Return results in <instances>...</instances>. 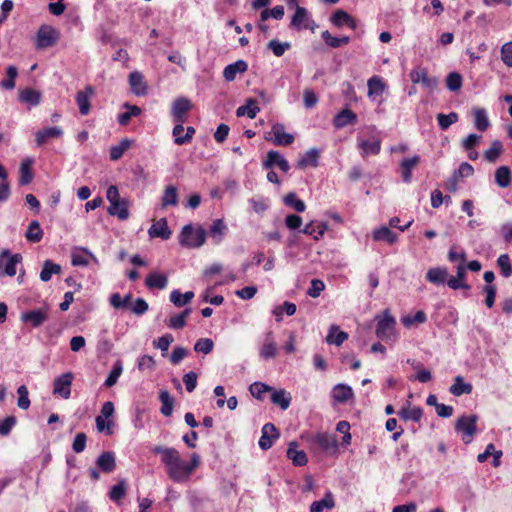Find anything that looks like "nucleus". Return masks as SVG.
Returning a JSON list of instances; mask_svg holds the SVG:
<instances>
[{
	"label": "nucleus",
	"instance_id": "603ef678",
	"mask_svg": "<svg viewBox=\"0 0 512 512\" xmlns=\"http://www.w3.org/2000/svg\"><path fill=\"white\" fill-rule=\"evenodd\" d=\"M25 237L28 241L37 243L41 241L43 237V231L40 227V224L37 220H33L30 222L28 226V230L25 234Z\"/></svg>",
	"mask_w": 512,
	"mask_h": 512
},
{
	"label": "nucleus",
	"instance_id": "e433bc0d",
	"mask_svg": "<svg viewBox=\"0 0 512 512\" xmlns=\"http://www.w3.org/2000/svg\"><path fill=\"white\" fill-rule=\"evenodd\" d=\"M367 86H368V96L369 97L381 96L386 89V85L383 82L382 78L377 75L372 76L368 80Z\"/></svg>",
	"mask_w": 512,
	"mask_h": 512
},
{
	"label": "nucleus",
	"instance_id": "69168bd1",
	"mask_svg": "<svg viewBox=\"0 0 512 512\" xmlns=\"http://www.w3.org/2000/svg\"><path fill=\"white\" fill-rule=\"evenodd\" d=\"M423 411L419 407L414 408H403L400 411V416L404 420H412L414 422H419L422 418Z\"/></svg>",
	"mask_w": 512,
	"mask_h": 512
},
{
	"label": "nucleus",
	"instance_id": "0e129e2a",
	"mask_svg": "<svg viewBox=\"0 0 512 512\" xmlns=\"http://www.w3.org/2000/svg\"><path fill=\"white\" fill-rule=\"evenodd\" d=\"M267 47L276 57H281L286 50L290 49L291 44L289 42H280L276 39H273L268 42Z\"/></svg>",
	"mask_w": 512,
	"mask_h": 512
},
{
	"label": "nucleus",
	"instance_id": "39448f33",
	"mask_svg": "<svg viewBox=\"0 0 512 512\" xmlns=\"http://www.w3.org/2000/svg\"><path fill=\"white\" fill-rule=\"evenodd\" d=\"M59 39V32L50 25H41L36 33L35 46L37 49L52 47Z\"/></svg>",
	"mask_w": 512,
	"mask_h": 512
},
{
	"label": "nucleus",
	"instance_id": "6e6552de",
	"mask_svg": "<svg viewBox=\"0 0 512 512\" xmlns=\"http://www.w3.org/2000/svg\"><path fill=\"white\" fill-rule=\"evenodd\" d=\"M73 380L74 374L72 372H65L55 378L53 382V394L63 399H69Z\"/></svg>",
	"mask_w": 512,
	"mask_h": 512
},
{
	"label": "nucleus",
	"instance_id": "f8f14e48",
	"mask_svg": "<svg viewBox=\"0 0 512 512\" xmlns=\"http://www.w3.org/2000/svg\"><path fill=\"white\" fill-rule=\"evenodd\" d=\"M48 320V308L30 310L21 314V321L38 328Z\"/></svg>",
	"mask_w": 512,
	"mask_h": 512
},
{
	"label": "nucleus",
	"instance_id": "423d86ee",
	"mask_svg": "<svg viewBox=\"0 0 512 512\" xmlns=\"http://www.w3.org/2000/svg\"><path fill=\"white\" fill-rule=\"evenodd\" d=\"M22 255L19 253L11 254L8 249L0 252V273L13 277L16 275V265L21 263Z\"/></svg>",
	"mask_w": 512,
	"mask_h": 512
},
{
	"label": "nucleus",
	"instance_id": "c85d7f7f",
	"mask_svg": "<svg viewBox=\"0 0 512 512\" xmlns=\"http://www.w3.org/2000/svg\"><path fill=\"white\" fill-rule=\"evenodd\" d=\"M168 278L164 274L150 273L145 279V285L149 289H160L163 290L167 287Z\"/></svg>",
	"mask_w": 512,
	"mask_h": 512
},
{
	"label": "nucleus",
	"instance_id": "4be33fe9",
	"mask_svg": "<svg viewBox=\"0 0 512 512\" xmlns=\"http://www.w3.org/2000/svg\"><path fill=\"white\" fill-rule=\"evenodd\" d=\"M331 395L337 403H345L354 397L352 388L343 383L335 385L332 389Z\"/></svg>",
	"mask_w": 512,
	"mask_h": 512
},
{
	"label": "nucleus",
	"instance_id": "c9c22d12",
	"mask_svg": "<svg viewBox=\"0 0 512 512\" xmlns=\"http://www.w3.org/2000/svg\"><path fill=\"white\" fill-rule=\"evenodd\" d=\"M271 401L282 410H286L291 404V396L284 389L274 390L271 394Z\"/></svg>",
	"mask_w": 512,
	"mask_h": 512
},
{
	"label": "nucleus",
	"instance_id": "774afa93",
	"mask_svg": "<svg viewBox=\"0 0 512 512\" xmlns=\"http://www.w3.org/2000/svg\"><path fill=\"white\" fill-rule=\"evenodd\" d=\"M501 60L506 66L512 67V41L502 45Z\"/></svg>",
	"mask_w": 512,
	"mask_h": 512
},
{
	"label": "nucleus",
	"instance_id": "412c9836",
	"mask_svg": "<svg viewBox=\"0 0 512 512\" xmlns=\"http://www.w3.org/2000/svg\"><path fill=\"white\" fill-rule=\"evenodd\" d=\"M465 277H466V267L463 263H461L457 266V275L450 277L447 280V285L453 290H457V289L469 290L470 285L463 282V279Z\"/></svg>",
	"mask_w": 512,
	"mask_h": 512
},
{
	"label": "nucleus",
	"instance_id": "5701e85b",
	"mask_svg": "<svg viewBox=\"0 0 512 512\" xmlns=\"http://www.w3.org/2000/svg\"><path fill=\"white\" fill-rule=\"evenodd\" d=\"M247 69L248 64L244 60H237L224 68L223 77L226 81L231 82L235 80L238 73H245Z\"/></svg>",
	"mask_w": 512,
	"mask_h": 512
},
{
	"label": "nucleus",
	"instance_id": "864d4df0",
	"mask_svg": "<svg viewBox=\"0 0 512 512\" xmlns=\"http://www.w3.org/2000/svg\"><path fill=\"white\" fill-rule=\"evenodd\" d=\"M132 141L128 138H124L121 140V142L118 145L111 146L110 148V159L112 161H116L120 159L124 152L129 149L131 146Z\"/></svg>",
	"mask_w": 512,
	"mask_h": 512
},
{
	"label": "nucleus",
	"instance_id": "09e8293b",
	"mask_svg": "<svg viewBox=\"0 0 512 512\" xmlns=\"http://www.w3.org/2000/svg\"><path fill=\"white\" fill-rule=\"evenodd\" d=\"M159 400L161 401V413L169 417L173 412L174 398L170 395L167 390H162L159 393Z\"/></svg>",
	"mask_w": 512,
	"mask_h": 512
},
{
	"label": "nucleus",
	"instance_id": "79ce46f5",
	"mask_svg": "<svg viewBox=\"0 0 512 512\" xmlns=\"http://www.w3.org/2000/svg\"><path fill=\"white\" fill-rule=\"evenodd\" d=\"M448 276V272L445 268L437 267L431 268L427 271L426 279L433 284L441 285L444 284Z\"/></svg>",
	"mask_w": 512,
	"mask_h": 512
},
{
	"label": "nucleus",
	"instance_id": "4c0bfd02",
	"mask_svg": "<svg viewBox=\"0 0 512 512\" xmlns=\"http://www.w3.org/2000/svg\"><path fill=\"white\" fill-rule=\"evenodd\" d=\"M335 507V500L333 494L326 492L323 499L315 501L310 506V512H323L324 509H332Z\"/></svg>",
	"mask_w": 512,
	"mask_h": 512
},
{
	"label": "nucleus",
	"instance_id": "aec40b11",
	"mask_svg": "<svg viewBox=\"0 0 512 512\" xmlns=\"http://www.w3.org/2000/svg\"><path fill=\"white\" fill-rule=\"evenodd\" d=\"M228 227L222 219H216L213 221L209 228V236L215 244H220L224 239Z\"/></svg>",
	"mask_w": 512,
	"mask_h": 512
},
{
	"label": "nucleus",
	"instance_id": "8fccbe9b",
	"mask_svg": "<svg viewBox=\"0 0 512 512\" xmlns=\"http://www.w3.org/2000/svg\"><path fill=\"white\" fill-rule=\"evenodd\" d=\"M193 298H194V292H192V291H187L184 294H182L179 290H173L170 293V301L176 307H182V306L188 304Z\"/></svg>",
	"mask_w": 512,
	"mask_h": 512
},
{
	"label": "nucleus",
	"instance_id": "72a5a7b5",
	"mask_svg": "<svg viewBox=\"0 0 512 512\" xmlns=\"http://www.w3.org/2000/svg\"><path fill=\"white\" fill-rule=\"evenodd\" d=\"M260 108L257 105L255 99H248L245 105L239 106L236 110L237 117L248 116L250 119H254Z\"/></svg>",
	"mask_w": 512,
	"mask_h": 512
},
{
	"label": "nucleus",
	"instance_id": "a878e982",
	"mask_svg": "<svg viewBox=\"0 0 512 512\" xmlns=\"http://www.w3.org/2000/svg\"><path fill=\"white\" fill-rule=\"evenodd\" d=\"M357 121V115L350 109H343L336 114L333 124L336 128H344L349 124H354Z\"/></svg>",
	"mask_w": 512,
	"mask_h": 512
},
{
	"label": "nucleus",
	"instance_id": "e2e57ef3",
	"mask_svg": "<svg viewBox=\"0 0 512 512\" xmlns=\"http://www.w3.org/2000/svg\"><path fill=\"white\" fill-rule=\"evenodd\" d=\"M463 78L458 72H450L446 78V85L450 91L456 92L461 89Z\"/></svg>",
	"mask_w": 512,
	"mask_h": 512
},
{
	"label": "nucleus",
	"instance_id": "f704fd0d",
	"mask_svg": "<svg viewBox=\"0 0 512 512\" xmlns=\"http://www.w3.org/2000/svg\"><path fill=\"white\" fill-rule=\"evenodd\" d=\"M277 346L273 340L272 332L266 334L264 343L260 349V356L264 359H270L276 356Z\"/></svg>",
	"mask_w": 512,
	"mask_h": 512
},
{
	"label": "nucleus",
	"instance_id": "b1692460",
	"mask_svg": "<svg viewBox=\"0 0 512 512\" xmlns=\"http://www.w3.org/2000/svg\"><path fill=\"white\" fill-rule=\"evenodd\" d=\"M97 467L104 473H111L116 468V460L113 452H103L96 460Z\"/></svg>",
	"mask_w": 512,
	"mask_h": 512
},
{
	"label": "nucleus",
	"instance_id": "4468645a",
	"mask_svg": "<svg viewBox=\"0 0 512 512\" xmlns=\"http://www.w3.org/2000/svg\"><path fill=\"white\" fill-rule=\"evenodd\" d=\"M277 166L281 171L288 172L290 165L288 161L278 151L270 150L266 159L262 162V167L266 170Z\"/></svg>",
	"mask_w": 512,
	"mask_h": 512
},
{
	"label": "nucleus",
	"instance_id": "bb28decb",
	"mask_svg": "<svg viewBox=\"0 0 512 512\" xmlns=\"http://www.w3.org/2000/svg\"><path fill=\"white\" fill-rule=\"evenodd\" d=\"M420 162V157L415 155L411 158H404L400 166L402 168V179L405 183L411 182L412 179V169L416 167Z\"/></svg>",
	"mask_w": 512,
	"mask_h": 512
},
{
	"label": "nucleus",
	"instance_id": "37998d69",
	"mask_svg": "<svg viewBox=\"0 0 512 512\" xmlns=\"http://www.w3.org/2000/svg\"><path fill=\"white\" fill-rule=\"evenodd\" d=\"M178 204V192L177 188L173 185H169L165 188L161 197V205L163 208L168 206H176Z\"/></svg>",
	"mask_w": 512,
	"mask_h": 512
},
{
	"label": "nucleus",
	"instance_id": "1a4fd4ad",
	"mask_svg": "<svg viewBox=\"0 0 512 512\" xmlns=\"http://www.w3.org/2000/svg\"><path fill=\"white\" fill-rule=\"evenodd\" d=\"M266 140L272 141L277 146H288L293 143L294 136L285 131L283 124L277 123L272 126L271 132L265 137Z\"/></svg>",
	"mask_w": 512,
	"mask_h": 512
},
{
	"label": "nucleus",
	"instance_id": "20e7f679",
	"mask_svg": "<svg viewBox=\"0 0 512 512\" xmlns=\"http://www.w3.org/2000/svg\"><path fill=\"white\" fill-rule=\"evenodd\" d=\"M477 420L476 415L461 416L455 423V430L462 434V441L465 444L471 443L473 436L477 431Z\"/></svg>",
	"mask_w": 512,
	"mask_h": 512
},
{
	"label": "nucleus",
	"instance_id": "6ab92c4d",
	"mask_svg": "<svg viewBox=\"0 0 512 512\" xmlns=\"http://www.w3.org/2000/svg\"><path fill=\"white\" fill-rule=\"evenodd\" d=\"M93 94L94 89L92 86H87L84 91L77 92L76 103L82 115H87L90 112V97Z\"/></svg>",
	"mask_w": 512,
	"mask_h": 512
},
{
	"label": "nucleus",
	"instance_id": "cd10ccee",
	"mask_svg": "<svg viewBox=\"0 0 512 512\" xmlns=\"http://www.w3.org/2000/svg\"><path fill=\"white\" fill-rule=\"evenodd\" d=\"M314 442L325 451L335 450L337 448V440L335 436L328 433H317L314 436Z\"/></svg>",
	"mask_w": 512,
	"mask_h": 512
},
{
	"label": "nucleus",
	"instance_id": "9b49d317",
	"mask_svg": "<svg viewBox=\"0 0 512 512\" xmlns=\"http://www.w3.org/2000/svg\"><path fill=\"white\" fill-rule=\"evenodd\" d=\"M410 79L414 84H421L429 91H433L438 85L436 77H430L425 68H416L410 72Z\"/></svg>",
	"mask_w": 512,
	"mask_h": 512
},
{
	"label": "nucleus",
	"instance_id": "49530a36",
	"mask_svg": "<svg viewBox=\"0 0 512 512\" xmlns=\"http://www.w3.org/2000/svg\"><path fill=\"white\" fill-rule=\"evenodd\" d=\"M475 128L480 131H485L490 126V121L487 112L483 108H476L473 110Z\"/></svg>",
	"mask_w": 512,
	"mask_h": 512
},
{
	"label": "nucleus",
	"instance_id": "338daca9",
	"mask_svg": "<svg viewBox=\"0 0 512 512\" xmlns=\"http://www.w3.org/2000/svg\"><path fill=\"white\" fill-rule=\"evenodd\" d=\"M497 265L501 270L502 276L508 278L512 275V265L508 254H501L497 259Z\"/></svg>",
	"mask_w": 512,
	"mask_h": 512
},
{
	"label": "nucleus",
	"instance_id": "473e14b6",
	"mask_svg": "<svg viewBox=\"0 0 512 512\" xmlns=\"http://www.w3.org/2000/svg\"><path fill=\"white\" fill-rule=\"evenodd\" d=\"M372 236L375 241H385L388 244H393L398 239V235L391 231L387 226H381L380 228L375 229Z\"/></svg>",
	"mask_w": 512,
	"mask_h": 512
},
{
	"label": "nucleus",
	"instance_id": "c03bdc74",
	"mask_svg": "<svg viewBox=\"0 0 512 512\" xmlns=\"http://www.w3.org/2000/svg\"><path fill=\"white\" fill-rule=\"evenodd\" d=\"M348 339V334L344 331H340L337 325H332L329 329V333L326 337V341L329 344L340 346L345 340Z\"/></svg>",
	"mask_w": 512,
	"mask_h": 512
},
{
	"label": "nucleus",
	"instance_id": "2eb2a0df",
	"mask_svg": "<svg viewBox=\"0 0 512 512\" xmlns=\"http://www.w3.org/2000/svg\"><path fill=\"white\" fill-rule=\"evenodd\" d=\"M262 435L259 439V446L262 450H268L272 447L273 441L279 437V433L272 423H266L262 427Z\"/></svg>",
	"mask_w": 512,
	"mask_h": 512
},
{
	"label": "nucleus",
	"instance_id": "ea45409f",
	"mask_svg": "<svg viewBox=\"0 0 512 512\" xmlns=\"http://www.w3.org/2000/svg\"><path fill=\"white\" fill-rule=\"evenodd\" d=\"M18 97L21 102L28 103L30 106H37L41 100V93L34 89L26 88L19 91Z\"/></svg>",
	"mask_w": 512,
	"mask_h": 512
},
{
	"label": "nucleus",
	"instance_id": "bf43d9fd",
	"mask_svg": "<svg viewBox=\"0 0 512 512\" xmlns=\"http://www.w3.org/2000/svg\"><path fill=\"white\" fill-rule=\"evenodd\" d=\"M427 316L424 311L419 310L413 316L406 315L401 318V322L405 327H411L414 324H422L426 322Z\"/></svg>",
	"mask_w": 512,
	"mask_h": 512
},
{
	"label": "nucleus",
	"instance_id": "a19ab883",
	"mask_svg": "<svg viewBox=\"0 0 512 512\" xmlns=\"http://www.w3.org/2000/svg\"><path fill=\"white\" fill-rule=\"evenodd\" d=\"M61 273V266L59 264L53 263L50 260H46L43 263L42 270L40 272V279L43 282H48L52 275H57Z\"/></svg>",
	"mask_w": 512,
	"mask_h": 512
},
{
	"label": "nucleus",
	"instance_id": "f257e3e1",
	"mask_svg": "<svg viewBox=\"0 0 512 512\" xmlns=\"http://www.w3.org/2000/svg\"><path fill=\"white\" fill-rule=\"evenodd\" d=\"M152 452L161 455V461L165 465L167 475L177 483L187 481L193 471L200 465L198 454H192L191 461L186 462L181 459L180 453L172 447L155 446Z\"/></svg>",
	"mask_w": 512,
	"mask_h": 512
},
{
	"label": "nucleus",
	"instance_id": "de8ad7c7",
	"mask_svg": "<svg viewBox=\"0 0 512 512\" xmlns=\"http://www.w3.org/2000/svg\"><path fill=\"white\" fill-rule=\"evenodd\" d=\"M309 14L306 8L297 6L295 13L291 18V27L298 30L303 29L304 24L308 21Z\"/></svg>",
	"mask_w": 512,
	"mask_h": 512
},
{
	"label": "nucleus",
	"instance_id": "13d9d810",
	"mask_svg": "<svg viewBox=\"0 0 512 512\" xmlns=\"http://www.w3.org/2000/svg\"><path fill=\"white\" fill-rule=\"evenodd\" d=\"M459 117L456 112H450L449 114L439 113L437 115L438 125L442 130H447L452 124L458 121Z\"/></svg>",
	"mask_w": 512,
	"mask_h": 512
},
{
	"label": "nucleus",
	"instance_id": "680f3d73",
	"mask_svg": "<svg viewBox=\"0 0 512 512\" xmlns=\"http://www.w3.org/2000/svg\"><path fill=\"white\" fill-rule=\"evenodd\" d=\"M284 203L287 206L293 207L295 211L300 213L304 212L306 209L304 201L298 199L294 192H290L284 197Z\"/></svg>",
	"mask_w": 512,
	"mask_h": 512
},
{
	"label": "nucleus",
	"instance_id": "2f4dec72",
	"mask_svg": "<svg viewBox=\"0 0 512 512\" xmlns=\"http://www.w3.org/2000/svg\"><path fill=\"white\" fill-rule=\"evenodd\" d=\"M327 229L328 224L326 222H318L315 225L314 222L311 221L305 225L301 232L312 236L315 240H319L324 235Z\"/></svg>",
	"mask_w": 512,
	"mask_h": 512
},
{
	"label": "nucleus",
	"instance_id": "ddd939ff",
	"mask_svg": "<svg viewBox=\"0 0 512 512\" xmlns=\"http://www.w3.org/2000/svg\"><path fill=\"white\" fill-rule=\"evenodd\" d=\"M191 107L192 105L189 99L185 97L177 98L173 102L171 109V114L174 121L177 123H183L186 120V115Z\"/></svg>",
	"mask_w": 512,
	"mask_h": 512
},
{
	"label": "nucleus",
	"instance_id": "9d476101",
	"mask_svg": "<svg viewBox=\"0 0 512 512\" xmlns=\"http://www.w3.org/2000/svg\"><path fill=\"white\" fill-rule=\"evenodd\" d=\"M90 261L99 264L97 257L86 247H74L71 252V263L73 266H88Z\"/></svg>",
	"mask_w": 512,
	"mask_h": 512
},
{
	"label": "nucleus",
	"instance_id": "7c9ffc66",
	"mask_svg": "<svg viewBox=\"0 0 512 512\" xmlns=\"http://www.w3.org/2000/svg\"><path fill=\"white\" fill-rule=\"evenodd\" d=\"M32 163L33 160L31 158H26L21 162L20 168H19V184L20 185H28L33 180V173H32Z\"/></svg>",
	"mask_w": 512,
	"mask_h": 512
},
{
	"label": "nucleus",
	"instance_id": "393cba45",
	"mask_svg": "<svg viewBox=\"0 0 512 512\" xmlns=\"http://www.w3.org/2000/svg\"><path fill=\"white\" fill-rule=\"evenodd\" d=\"M297 447V442H290L287 449V457L293 462L294 465L304 466L307 464L308 458L306 453L302 450H297Z\"/></svg>",
	"mask_w": 512,
	"mask_h": 512
},
{
	"label": "nucleus",
	"instance_id": "a211bd4d",
	"mask_svg": "<svg viewBox=\"0 0 512 512\" xmlns=\"http://www.w3.org/2000/svg\"><path fill=\"white\" fill-rule=\"evenodd\" d=\"M148 234L151 238L158 237L167 240L171 237L172 231L168 227L166 218H161L152 224L148 230Z\"/></svg>",
	"mask_w": 512,
	"mask_h": 512
},
{
	"label": "nucleus",
	"instance_id": "58836bf2",
	"mask_svg": "<svg viewBox=\"0 0 512 512\" xmlns=\"http://www.w3.org/2000/svg\"><path fill=\"white\" fill-rule=\"evenodd\" d=\"M472 389V385L465 383L462 376H457L454 379V383L450 386L449 392L454 396H461L463 394H470Z\"/></svg>",
	"mask_w": 512,
	"mask_h": 512
},
{
	"label": "nucleus",
	"instance_id": "f3484780",
	"mask_svg": "<svg viewBox=\"0 0 512 512\" xmlns=\"http://www.w3.org/2000/svg\"><path fill=\"white\" fill-rule=\"evenodd\" d=\"M63 135L61 127H48L35 133V142L38 147L44 145L49 139L60 138Z\"/></svg>",
	"mask_w": 512,
	"mask_h": 512
},
{
	"label": "nucleus",
	"instance_id": "6e6d98bb",
	"mask_svg": "<svg viewBox=\"0 0 512 512\" xmlns=\"http://www.w3.org/2000/svg\"><path fill=\"white\" fill-rule=\"evenodd\" d=\"M126 492L127 482L126 480L122 479L116 485L111 487L109 491V498L114 502H118L126 495Z\"/></svg>",
	"mask_w": 512,
	"mask_h": 512
},
{
	"label": "nucleus",
	"instance_id": "5fc2aeb1",
	"mask_svg": "<svg viewBox=\"0 0 512 512\" xmlns=\"http://www.w3.org/2000/svg\"><path fill=\"white\" fill-rule=\"evenodd\" d=\"M359 148L362 150V156H366L369 154L377 155L380 153V150H381V141L380 140H374V141L363 140L359 143Z\"/></svg>",
	"mask_w": 512,
	"mask_h": 512
},
{
	"label": "nucleus",
	"instance_id": "7ed1b4c3",
	"mask_svg": "<svg viewBox=\"0 0 512 512\" xmlns=\"http://www.w3.org/2000/svg\"><path fill=\"white\" fill-rule=\"evenodd\" d=\"M207 232L201 226L194 228L192 224L185 225L179 235V243L188 248H199L206 240Z\"/></svg>",
	"mask_w": 512,
	"mask_h": 512
},
{
	"label": "nucleus",
	"instance_id": "4d7b16f0",
	"mask_svg": "<svg viewBox=\"0 0 512 512\" xmlns=\"http://www.w3.org/2000/svg\"><path fill=\"white\" fill-rule=\"evenodd\" d=\"M132 300V295L127 294L124 297H121L119 293H114L110 296L109 302L112 307L115 309H124L129 306Z\"/></svg>",
	"mask_w": 512,
	"mask_h": 512
},
{
	"label": "nucleus",
	"instance_id": "3c124183",
	"mask_svg": "<svg viewBox=\"0 0 512 512\" xmlns=\"http://www.w3.org/2000/svg\"><path fill=\"white\" fill-rule=\"evenodd\" d=\"M321 37L323 41L331 48H338L350 42V38L348 36L334 37L328 30L323 31Z\"/></svg>",
	"mask_w": 512,
	"mask_h": 512
},
{
	"label": "nucleus",
	"instance_id": "dca6fc26",
	"mask_svg": "<svg viewBox=\"0 0 512 512\" xmlns=\"http://www.w3.org/2000/svg\"><path fill=\"white\" fill-rule=\"evenodd\" d=\"M129 84L131 91L137 96H144L148 92V85L144 80L142 73L134 71L129 75Z\"/></svg>",
	"mask_w": 512,
	"mask_h": 512
},
{
	"label": "nucleus",
	"instance_id": "c756f323",
	"mask_svg": "<svg viewBox=\"0 0 512 512\" xmlns=\"http://www.w3.org/2000/svg\"><path fill=\"white\" fill-rule=\"evenodd\" d=\"M319 150L316 148L309 149L297 162L300 169H305L309 166L317 167L319 159Z\"/></svg>",
	"mask_w": 512,
	"mask_h": 512
},
{
	"label": "nucleus",
	"instance_id": "f03ea898",
	"mask_svg": "<svg viewBox=\"0 0 512 512\" xmlns=\"http://www.w3.org/2000/svg\"><path fill=\"white\" fill-rule=\"evenodd\" d=\"M106 198L110 203L108 214L116 216L119 220H127L130 216V202L126 198H120L117 186L111 185L107 189Z\"/></svg>",
	"mask_w": 512,
	"mask_h": 512
},
{
	"label": "nucleus",
	"instance_id": "0eeeda50",
	"mask_svg": "<svg viewBox=\"0 0 512 512\" xmlns=\"http://www.w3.org/2000/svg\"><path fill=\"white\" fill-rule=\"evenodd\" d=\"M376 335L382 340H395L396 335L394 332L395 318L389 314L388 311L384 312L383 317H377Z\"/></svg>",
	"mask_w": 512,
	"mask_h": 512
},
{
	"label": "nucleus",
	"instance_id": "a18cd8bd",
	"mask_svg": "<svg viewBox=\"0 0 512 512\" xmlns=\"http://www.w3.org/2000/svg\"><path fill=\"white\" fill-rule=\"evenodd\" d=\"M495 182L501 188L511 184V171L508 166H500L495 171Z\"/></svg>",
	"mask_w": 512,
	"mask_h": 512
},
{
	"label": "nucleus",
	"instance_id": "052dcab7",
	"mask_svg": "<svg viewBox=\"0 0 512 512\" xmlns=\"http://www.w3.org/2000/svg\"><path fill=\"white\" fill-rule=\"evenodd\" d=\"M7 78L3 79L0 83L1 87L7 90L15 88V78L18 75V70L15 66H8L6 69Z\"/></svg>",
	"mask_w": 512,
	"mask_h": 512
}]
</instances>
